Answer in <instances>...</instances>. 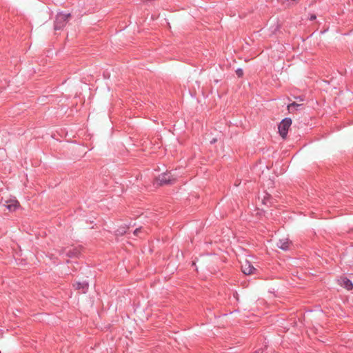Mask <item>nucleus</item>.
<instances>
[{"label": "nucleus", "mask_w": 353, "mask_h": 353, "mask_svg": "<svg viewBox=\"0 0 353 353\" xmlns=\"http://www.w3.org/2000/svg\"><path fill=\"white\" fill-rule=\"evenodd\" d=\"M78 253H79V251L77 249H74L72 252L71 250H70L68 252V254L70 256H77L78 254Z\"/></svg>", "instance_id": "obj_10"}, {"label": "nucleus", "mask_w": 353, "mask_h": 353, "mask_svg": "<svg viewBox=\"0 0 353 353\" xmlns=\"http://www.w3.org/2000/svg\"><path fill=\"white\" fill-rule=\"evenodd\" d=\"M88 283H77V289H82L83 290V292H85L84 290H86L88 288Z\"/></svg>", "instance_id": "obj_9"}, {"label": "nucleus", "mask_w": 353, "mask_h": 353, "mask_svg": "<svg viewBox=\"0 0 353 353\" xmlns=\"http://www.w3.org/2000/svg\"><path fill=\"white\" fill-rule=\"evenodd\" d=\"M216 141V139H213L210 141V143H215Z\"/></svg>", "instance_id": "obj_14"}, {"label": "nucleus", "mask_w": 353, "mask_h": 353, "mask_svg": "<svg viewBox=\"0 0 353 353\" xmlns=\"http://www.w3.org/2000/svg\"><path fill=\"white\" fill-rule=\"evenodd\" d=\"M301 106H303V104H299V103H298L296 102H292V103H288L286 107H287L288 110H290V108H295V107L296 108H299V107H301Z\"/></svg>", "instance_id": "obj_8"}, {"label": "nucleus", "mask_w": 353, "mask_h": 353, "mask_svg": "<svg viewBox=\"0 0 353 353\" xmlns=\"http://www.w3.org/2000/svg\"><path fill=\"white\" fill-rule=\"evenodd\" d=\"M70 17V14L59 13L54 21V29L56 30H61L65 26Z\"/></svg>", "instance_id": "obj_2"}, {"label": "nucleus", "mask_w": 353, "mask_h": 353, "mask_svg": "<svg viewBox=\"0 0 353 353\" xmlns=\"http://www.w3.org/2000/svg\"><path fill=\"white\" fill-rule=\"evenodd\" d=\"M255 353H259V352H255Z\"/></svg>", "instance_id": "obj_15"}, {"label": "nucleus", "mask_w": 353, "mask_h": 353, "mask_svg": "<svg viewBox=\"0 0 353 353\" xmlns=\"http://www.w3.org/2000/svg\"><path fill=\"white\" fill-rule=\"evenodd\" d=\"M241 270L246 275L254 274L257 270L253 267L250 261L245 260L241 264Z\"/></svg>", "instance_id": "obj_4"}, {"label": "nucleus", "mask_w": 353, "mask_h": 353, "mask_svg": "<svg viewBox=\"0 0 353 353\" xmlns=\"http://www.w3.org/2000/svg\"><path fill=\"white\" fill-rule=\"evenodd\" d=\"M139 231H140V229H139H139H136V230H134V234L135 235H137V234H138V232H139Z\"/></svg>", "instance_id": "obj_12"}, {"label": "nucleus", "mask_w": 353, "mask_h": 353, "mask_svg": "<svg viewBox=\"0 0 353 353\" xmlns=\"http://www.w3.org/2000/svg\"><path fill=\"white\" fill-rule=\"evenodd\" d=\"M5 203V205L6 206L7 209L10 212L15 211L20 207L19 202L14 197L6 200Z\"/></svg>", "instance_id": "obj_5"}, {"label": "nucleus", "mask_w": 353, "mask_h": 353, "mask_svg": "<svg viewBox=\"0 0 353 353\" xmlns=\"http://www.w3.org/2000/svg\"><path fill=\"white\" fill-rule=\"evenodd\" d=\"M176 179L170 172L163 173L156 179V183L159 185L171 184L175 182Z\"/></svg>", "instance_id": "obj_3"}, {"label": "nucleus", "mask_w": 353, "mask_h": 353, "mask_svg": "<svg viewBox=\"0 0 353 353\" xmlns=\"http://www.w3.org/2000/svg\"><path fill=\"white\" fill-rule=\"evenodd\" d=\"M340 284L347 290H352L353 288L352 283L347 278H341L340 280Z\"/></svg>", "instance_id": "obj_7"}, {"label": "nucleus", "mask_w": 353, "mask_h": 353, "mask_svg": "<svg viewBox=\"0 0 353 353\" xmlns=\"http://www.w3.org/2000/svg\"><path fill=\"white\" fill-rule=\"evenodd\" d=\"M315 19H316V16H315V15H311V17H310V19L311 21L314 20Z\"/></svg>", "instance_id": "obj_13"}, {"label": "nucleus", "mask_w": 353, "mask_h": 353, "mask_svg": "<svg viewBox=\"0 0 353 353\" xmlns=\"http://www.w3.org/2000/svg\"><path fill=\"white\" fill-rule=\"evenodd\" d=\"M292 121L290 118L283 119L279 123L278 130L280 136L285 139L287 137L288 132L292 125Z\"/></svg>", "instance_id": "obj_1"}, {"label": "nucleus", "mask_w": 353, "mask_h": 353, "mask_svg": "<svg viewBox=\"0 0 353 353\" xmlns=\"http://www.w3.org/2000/svg\"><path fill=\"white\" fill-rule=\"evenodd\" d=\"M236 74L239 77H241L243 75V71L241 68H238L236 70Z\"/></svg>", "instance_id": "obj_11"}, {"label": "nucleus", "mask_w": 353, "mask_h": 353, "mask_svg": "<svg viewBox=\"0 0 353 353\" xmlns=\"http://www.w3.org/2000/svg\"><path fill=\"white\" fill-rule=\"evenodd\" d=\"M276 245L278 248H279L283 250H286L289 249L290 245V242L288 241V239L287 238H283V239H279L276 242Z\"/></svg>", "instance_id": "obj_6"}]
</instances>
